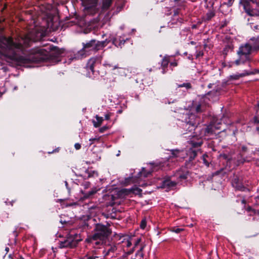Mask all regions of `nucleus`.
<instances>
[{
    "label": "nucleus",
    "instance_id": "obj_31",
    "mask_svg": "<svg viewBox=\"0 0 259 259\" xmlns=\"http://www.w3.org/2000/svg\"><path fill=\"white\" fill-rule=\"evenodd\" d=\"M220 156L221 157L223 158L224 159L227 160L228 161H231L232 159V158H230L226 154H220Z\"/></svg>",
    "mask_w": 259,
    "mask_h": 259
},
{
    "label": "nucleus",
    "instance_id": "obj_14",
    "mask_svg": "<svg viewBox=\"0 0 259 259\" xmlns=\"http://www.w3.org/2000/svg\"><path fill=\"white\" fill-rule=\"evenodd\" d=\"M189 137H192V140L188 141L189 144L190 145V146L192 148H197L200 147L201 144H202V140L201 139H199L197 138V137H196L195 135H190L189 136Z\"/></svg>",
    "mask_w": 259,
    "mask_h": 259
},
{
    "label": "nucleus",
    "instance_id": "obj_28",
    "mask_svg": "<svg viewBox=\"0 0 259 259\" xmlns=\"http://www.w3.org/2000/svg\"><path fill=\"white\" fill-rule=\"evenodd\" d=\"M144 246H142L140 248V249L138 251V252L136 253V254L137 256L139 255L141 257H143L144 254L142 253V251L144 249Z\"/></svg>",
    "mask_w": 259,
    "mask_h": 259
},
{
    "label": "nucleus",
    "instance_id": "obj_8",
    "mask_svg": "<svg viewBox=\"0 0 259 259\" xmlns=\"http://www.w3.org/2000/svg\"><path fill=\"white\" fill-rule=\"evenodd\" d=\"M101 60L99 58L93 57L91 58L88 62L85 69L89 72L87 75L89 77L91 76V74L94 73V67L97 64L100 63Z\"/></svg>",
    "mask_w": 259,
    "mask_h": 259
},
{
    "label": "nucleus",
    "instance_id": "obj_12",
    "mask_svg": "<svg viewBox=\"0 0 259 259\" xmlns=\"http://www.w3.org/2000/svg\"><path fill=\"white\" fill-rule=\"evenodd\" d=\"M177 183L175 181L167 179L162 181L161 187L166 189V191H168L175 187Z\"/></svg>",
    "mask_w": 259,
    "mask_h": 259
},
{
    "label": "nucleus",
    "instance_id": "obj_37",
    "mask_svg": "<svg viewBox=\"0 0 259 259\" xmlns=\"http://www.w3.org/2000/svg\"><path fill=\"white\" fill-rule=\"evenodd\" d=\"M74 147H75V148L76 149V150H79L81 148V145L79 144V143H76L75 145H74Z\"/></svg>",
    "mask_w": 259,
    "mask_h": 259
},
{
    "label": "nucleus",
    "instance_id": "obj_32",
    "mask_svg": "<svg viewBox=\"0 0 259 259\" xmlns=\"http://www.w3.org/2000/svg\"><path fill=\"white\" fill-rule=\"evenodd\" d=\"M146 226V221L145 220H143L140 224V227L142 229H144Z\"/></svg>",
    "mask_w": 259,
    "mask_h": 259
},
{
    "label": "nucleus",
    "instance_id": "obj_15",
    "mask_svg": "<svg viewBox=\"0 0 259 259\" xmlns=\"http://www.w3.org/2000/svg\"><path fill=\"white\" fill-rule=\"evenodd\" d=\"M117 250V246L115 244H110L106 246L103 251L105 256L109 255L110 253H113Z\"/></svg>",
    "mask_w": 259,
    "mask_h": 259
},
{
    "label": "nucleus",
    "instance_id": "obj_9",
    "mask_svg": "<svg viewBox=\"0 0 259 259\" xmlns=\"http://www.w3.org/2000/svg\"><path fill=\"white\" fill-rule=\"evenodd\" d=\"M175 177L177 178V183L182 184L183 181L185 182L190 177V173L186 168H182L176 172Z\"/></svg>",
    "mask_w": 259,
    "mask_h": 259
},
{
    "label": "nucleus",
    "instance_id": "obj_43",
    "mask_svg": "<svg viewBox=\"0 0 259 259\" xmlns=\"http://www.w3.org/2000/svg\"><path fill=\"white\" fill-rule=\"evenodd\" d=\"M141 191H142V190L140 189H139L138 188H136L134 191V192L136 193H141Z\"/></svg>",
    "mask_w": 259,
    "mask_h": 259
},
{
    "label": "nucleus",
    "instance_id": "obj_29",
    "mask_svg": "<svg viewBox=\"0 0 259 259\" xmlns=\"http://www.w3.org/2000/svg\"><path fill=\"white\" fill-rule=\"evenodd\" d=\"M183 231H184L183 228H172L171 229V231L175 232L176 233H179Z\"/></svg>",
    "mask_w": 259,
    "mask_h": 259
},
{
    "label": "nucleus",
    "instance_id": "obj_16",
    "mask_svg": "<svg viewBox=\"0 0 259 259\" xmlns=\"http://www.w3.org/2000/svg\"><path fill=\"white\" fill-rule=\"evenodd\" d=\"M208 88H213L212 91L208 93V95H212L214 97H217L219 95L220 88L214 83H209L208 85Z\"/></svg>",
    "mask_w": 259,
    "mask_h": 259
},
{
    "label": "nucleus",
    "instance_id": "obj_46",
    "mask_svg": "<svg viewBox=\"0 0 259 259\" xmlns=\"http://www.w3.org/2000/svg\"><path fill=\"white\" fill-rule=\"evenodd\" d=\"M170 65L171 66H177V63L176 61L173 62H171L170 63Z\"/></svg>",
    "mask_w": 259,
    "mask_h": 259
},
{
    "label": "nucleus",
    "instance_id": "obj_39",
    "mask_svg": "<svg viewBox=\"0 0 259 259\" xmlns=\"http://www.w3.org/2000/svg\"><path fill=\"white\" fill-rule=\"evenodd\" d=\"M111 115V114L110 113L106 114L105 116V119L109 120L110 119Z\"/></svg>",
    "mask_w": 259,
    "mask_h": 259
},
{
    "label": "nucleus",
    "instance_id": "obj_22",
    "mask_svg": "<svg viewBox=\"0 0 259 259\" xmlns=\"http://www.w3.org/2000/svg\"><path fill=\"white\" fill-rule=\"evenodd\" d=\"M214 13L213 11H209L208 12L206 15L204 17L203 19L205 21H209L214 16Z\"/></svg>",
    "mask_w": 259,
    "mask_h": 259
},
{
    "label": "nucleus",
    "instance_id": "obj_23",
    "mask_svg": "<svg viewBox=\"0 0 259 259\" xmlns=\"http://www.w3.org/2000/svg\"><path fill=\"white\" fill-rule=\"evenodd\" d=\"M152 171L149 170L148 171H146L145 168H142V170L139 172V176H143L144 177H147L151 173Z\"/></svg>",
    "mask_w": 259,
    "mask_h": 259
},
{
    "label": "nucleus",
    "instance_id": "obj_42",
    "mask_svg": "<svg viewBox=\"0 0 259 259\" xmlns=\"http://www.w3.org/2000/svg\"><path fill=\"white\" fill-rule=\"evenodd\" d=\"M55 51L56 52V53L57 54V56H59V55L61 54V51L58 49L55 48Z\"/></svg>",
    "mask_w": 259,
    "mask_h": 259
},
{
    "label": "nucleus",
    "instance_id": "obj_53",
    "mask_svg": "<svg viewBox=\"0 0 259 259\" xmlns=\"http://www.w3.org/2000/svg\"><path fill=\"white\" fill-rule=\"evenodd\" d=\"M174 1H175V2H179V1H180V0H174Z\"/></svg>",
    "mask_w": 259,
    "mask_h": 259
},
{
    "label": "nucleus",
    "instance_id": "obj_20",
    "mask_svg": "<svg viewBox=\"0 0 259 259\" xmlns=\"http://www.w3.org/2000/svg\"><path fill=\"white\" fill-rule=\"evenodd\" d=\"M96 118L97 121H94L93 123L95 127H99L102 124L103 121V118L102 117H100L98 115H96Z\"/></svg>",
    "mask_w": 259,
    "mask_h": 259
},
{
    "label": "nucleus",
    "instance_id": "obj_7",
    "mask_svg": "<svg viewBox=\"0 0 259 259\" xmlns=\"http://www.w3.org/2000/svg\"><path fill=\"white\" fill-rule=\"evenodd\" d=\"M99 0H83L84 13L88 15H94L99 12L98 2Z\"/></svg>",
    "mask_w": 259,
    "mask_h": 259
},
{
    "label": "nucleus",
    "instance_id": "obj_10",
    "mask_svg": "<svg viewBox=\"0 0 259 259\" xmlns=\"http://www.w3.org/2000/svg\"><path fill=\"white\" fill-rule=\"evenodd\" d=\"M256 73H259V70H255L254 71H247L244 70L243 73H236L233 75H231L229 76V79L230 80H237L240 77H243L245 76L249 75L251 74H253Z\"/></svg>",
    "mask_w": 259,
    "mask_h": 259
},
{
    "label": "nucleus",
    "instance_id": "obj_47",
    "mask_svg": "<svg viewBox=\"0 0 259 259\" xmlns=\"http://www.w3.org/2000/svg\"><path fill=\"white\" fill-rule=\"evenodd\" d=\"M256 112L259 113V102L257 103V105L256 107Z\"/></svg>",
    "mask_w": 259,
    "mask_h": 259
},
{
    "label": "nucleus",
    "instance_id": "obj_55",
    "mask_svg": "<svg viewBox=\"0 0 259 259\" xmlns=\"http://www.w3.org/2000/svg\"><path fill=\"white\" fill-rule=\"evenodd\" d=\"M41 59H45V57H41Z\"/></svg>",
    "mask_w": 259,
    "mask_h": 259
},
{
    "label": "nucleus",
    "instance_id": "obj_26",
    "mask_svg": "<svg viewBox=\"0 0 259 259\" xmlns=\"http://www.w3.org/2000/svg\"><path fill=\"white\" fill-rule=\"evenodd\" d=\"M98 258L99 257L98 256L87 254L83 258L80 259H98Z\"/></svg>",
    "mask_w": 259,
    "mask_h": 259
},
{
    "label": "nucleus",
    "instance_id": "obj_24",
    "mask_svg": "<svg viewBox=\"0 0 259 259\" xmlns=\"http://www.w3.org/2000/svg\"><path fill=\"white\" fill-rule=\"evenodd\" d=\"M32 53H36L44 55L45 56H47L48 54V52L45 51L44 49H37L35 52H32Z\"/></svg>",
    "mask_w": 259,
    "mask_h": 259
},
{
    "label": "nucleus",
    "instance_id": "obj_54",
    "mask_svg": "<svg viewBox=\"0 0 259 259\" xmlns=\"http://www.w3.org/2000/svg\"><path fill=\"white\" fill-rule=\"evenodd\" d=\"M204 163L206 164H207L208 165L207 163H206V161L204 160Z\"/></svg>",
    "mask_w": 259,
    "mask_h": 259
},
{
    "label": "nucleus",
    "instance_id": "obj_45",
    "mask_svg": "<svg viewBox=\"0 0 259 259\" xmlns=\"http://www.w3.org/2000/svg\"><path fill=\"white\" fill-rule=\"evenodd\" d=\"M203 55V53L201 52H199L196 55V58H198L200 56H202Z\"/></svg>",
    "mask_w": 259,
    "mask_h": 259
},
{
    "label": "nucleus",
    "instance_id": "obj_41",
    "mask_svg": "<svg viewBox=\"0 0 259 259\" xmlns=\"http://www.w3.org/2000/svg\"><path fill=\"white\" fill-rule=\"evenodd\" d=\"M126 245L127 247H130L132 245V242L128 239H127L126 242Z\"/></svg>",
    "mask_w": 259,
    "mask_h": 259
},
{
    "label": "nucleus",
    "instance_id": "obj_35",
    "mask_svg": "<svg viewBox=\"0 0 259 259\" xmlns=\"http://www.w3.org/2000/svg\"><path fill=\"white\" fill-rule=\"evenodd\" d=\"M195 110H196V112H197V113L201 112L202 111V110L201 109V105L200 104L197 105V106L196 107V108H195Z\"/></svg>",
    "mask_w": 259,
    "mask_h": 259
},
{
    "label": "nucleus",
    "instance_id": "obj_44",
    "mask_svg": "<svg viewBox=\"0 0 259 259\" xmlns=\"http://www.w3.org/2000/svg\"><path fill=\"white\" fill-rule=\"evenodd\" d=\"M241 150L242 152H245L247 150V147L245 146H242L241 147Z\"/></svg>",
    "mask_w": 259,
    "mask_h": 259
},
{
    "label": "nucleus",
    "instance_id": "obj_33",
    "mask_svg": "<svg viewBox=\"0 0 259 259\" xmlns=\"http://www.w3.org/2000/svg\"><path fill=\"white\" fill-rule=\"evenodd\" d=\"M96 192V191H90L87 194H86V195L85 196V197H86V198L89 197L91 196H92L93 194H94Z\"/></svg>",
    "mask_w": 259,
    "mask_h": 259
},
{
    "label": "nucleus",
    "instance_id": "obj_2",
    "mask_svg": "<svg viewBox=\"0 0 259 259\" xmlns=\"http://www.w3.org/2000/svg\"><path fill=\"white\" fill-rule=\"evenodd\" d=\"M106 45V41H96L95 39H92L91 41L83 44V48L75 55V58L76 59H81L89 55V53L92 51H98Z\"/></svg>",
    "mask_w": 259,
    "mask_h": 259
},
{
    "label": "nucleus",
    "instance_id": "obj_48",
    "mask_svg": "<svg viewBox=\"0 0 259 259\" xmlns=\"http://www.w3.org/2000/svg\"><path fill=\"white\" fill-rule=\"evenodd\" d=\"M60 223H61V224H63L66 223V222H65V221L63 222L62 220H61V221H60Z\"/></svg>",
    "mask_w": 259,
    "mask_h": 259
},
{
    "label": "nucleus",
    "instance_id": "obj_30",
    "mask_svg": "<svg viewBox=\"0 0 259 259\" xmlns=\"http://www.w3.org/2000/svg\"><path fill=\"white\" fill-rule=\"evenodd\" d=\"M171 151L172 157H177L178 154L180 153V151L178 150H172Z\"/></svg>",
    "mask_w": 259,
    "mask_h": 259
},
{
    "label": "nucleus",
    "instance_id": "obj_17",
    "mask_svg": "<svg viewBox=\"0 0 259 259\" xmlns=\"http://www.w3.org/2000/svg\"><path fill=\"white\" fill-rule=\"evenodd\" d=\"M249 42L253 49L256 50L259 49V36L256 38H251Z\"/></svg>",
    "mask_w": 259,
    "mask_h": 259
},
{
    "label": "nucleus",
    "instance_id": "obj_51",
    "mask_svg": "<svg viewBox=\"0 0 259 259\" xmlns=\"http://www.w3.org/2000/svg\"><path fill=\"white\" fill-rule=\"evenodd\" d=\"M256 130L259 131V126L256 127Z\"/></svg>",
    "mask_w": 259,
    "mask_h": 259
},
{
    "label": "nucleus",
    "instance_id": "obj_57",
    "mask_svg": "<svg viewBox=\"0 0 259 259\" xmlns=\"http://www.w3.org/2000/svg\"><path fill=\"white\" fill-rule=\"evenodd\" d=\"M119 155V153H117V156Z\"/></svg>",
    "mask_w": 259,
    "mask_h": 259
},
{
    "label": "nucleus",
    "instance_id": "obj_27",
    "mask_svg": "<svg viewBox=\"0 0 259 259\" xmlns=\"http://www.w3.org/2000/svg\"><path fill=\"white\" fill-rule=\"evenodd\" d=\"M245 161V160L244 158H243L242 157V156L240 155L238 156V157H237V164L239 165L240 163H243Z\"/></svg>",
    "mask_w": 259,
    "mask_h": 259
},
{
    "label": "nucleus",
    "instance_id": "obj_58",
    "mask_svg": "<svg viewBox=\"0 0 259 259\" xmlns=\"http://www.w3.org/2000/svg\"><path fill=\"white\" fill-rule=\"evenodd\" d=\"M119 155V153H117V156Z\"/></svg>",
    "mask_w": 259,
    "mask_h": 259
},
{
    "label": "nucleus",
    "instance_id": "obj_56",
    "mask_svg": "<svg viewBox=\"0 0 259 259\" xmlns=\"http://www.w3.org/2000/svg\"><path fill=\"white\" fill-rule=\"evenodd\" d=\"M257 26H255V28H257Z\"/></svg>",
    "mask_w": 259,
    "mask_h": 259
},
{
    "label": "nucleus",
    "instance_id": "obj_50",
    "mask_svg": "<svg viewBox=\"0 0 259 259\" xmlns=\"http://www.w3.org/2000/svg\"><path fill=\"white\" fill-rule=\"evenodd\" d=\"M96 243V244H97H97H99V242H98V241H97V242H96V243Z\"/></svg>",
    "mask_w": 259,
    "mask_h": 259
},
{
    "label": "nucleus",
    "instance_id": "obj_59",
    "mask_svg": "<svg viewBox=\"0 0 259 259\" xmlns=\"http://www.w3.org/2000/svg\"><path fill=\"white\" fill-rule=\"evenodd\" d=\"M133 259H136V258H133Z\"/></svg>",
    "mask_w": 259,
    "mask_h": 259
},
{
    "label": "nucleus",
    "instance_id": "obj_6",
    "mask_svg": "<svg viewBox=\"0 0 259 259\" xmlns=\"http://www.w3.org/2000/svg\"><path fill=\"white\" fill-rule=\"evenodd\" d=\"M78 238L77 234L70 233L67 235L64 240L60 242L59 246L60 248L74 247L80 240Z\"/></svg>",
    "mask_w": 259,
    "mask_h": 259
},
{
    "label": "nucleus",
    "instance_id": "obj_11",
    "mask_svg": "<svg viewBox=\"0 0 259 259\" xmlns=\"http://www.w3.org/2000/svg\"><path fill=\"white\" fill-rule=\"evenodd\" d=\"M221 130V127L215 124H210L205 129V134L208 136H216V130Z\"/></svg>",
    "mask_w": 259,
    "mask_h": 259
},
{
    "label": "nucleus",
    "instance_id": "obj_34",
    "mask_svg": "<svg viewBox=\"0 0 259 259\" xmlns=\"http://www.w3.org/2000/svg\"><path fill=\"white\" fill-rule=\"evenodd\" d=\"M141 238H138V239L136 240V242H135V244H134V248L133 249V250L131 252V253H132V252H133V251H134V248H135L137 245H138V244L141 242Z\"/></svg>",
    "mask_w": 259,
    "mask_h": 259
},
{
    "label": "nucleus",
    "instance_id": "obj_1",
    "mask_svg": "<svg viewBox=\"0 0 259 259\" xmlns=\"http://www.w3.org/2000/svg\"><path fill=\"white\" fill-rule=\"evenodd\" d=\"M46 35L40 27H35L26 35L15 39L0 35V52L20 65L29 62L31 59L26 56L25 48L34 41L40 40Z\"/></svg>",
    "mask_w": 259,
    "mask_h": 259
},
{
    "label": "nucleus",
    "instance_id": "obj_49",
    "mask_svg": "<svg viewBox=\"0 0 259 259\" xmlns=\"http://www.w3.org/2000/svg\"><path fill=\"white\" fill-rule=\"evenodd\" d=\"M6 250L7 251V252H8L9 251V248L8 247H6Z\"/></svg>",
    "mask_w": 259,
    "mask_h": 259
},
{
    "label": "nucleus",
    "instance_id": "obj_5",
    "mask_svg": "<svg viewBox=\"0 0 259 259\" xmlns=\"http://www.w3.org/2000/svg\"><path fill=\"white\" fill-rule=\"evenodd\" d=\"M252 49L249 42L240 46L237 51L239 59L235 61V64L238 65L241 63H244L245 61L248 60L249 55Z\"/></svg>",
    "mask_w": 259,
    "mask_h": 259
},
{
    "label": "nucleus",
    "instance_id": "obj_25",
    "mask_svg": "<svg viewBox=\"0 0 259 259\" xmlns=\"http://www.w3.org/2000/svg\"><path fill=\"white\" fill-rule=\"evenodd\" d=\"M178 88L185 87L187 89H189L191 88V84L189 82H186V83H182V84H179L178 85Z\"/></svg>",
    "mask_w": 259,
    "mask_h": 259
},
{
    "label": "nucleus",
    "instance_id": "obj_18",
    "mask_svg": "<svg viewBox=\"0 0 259 259\" xmlns=\"http://www.w3.org/2000/svg\"><path fill=\"white\" fill-rule=\"evenodd\" d=\"M112 0H102V9L103 10H108L111 6Z\"/></svg>",
    "mask_w": 259,
    "mask_h": 259
},
{
    "label": "nucleus",
    "instance_id": "obj_40",
    "mask_svg": "<svg viewBox=\"0 0 259 259\" xmlns=\"http://www.w3.org/2000/svg\"><path fill=\"white\" fill-rule=\"evenodd\" d=\"M107 129V126H103L100 129V132L101 133H103L104 132V131H105Z\"/></svg>",
    "mask_w": 259,
    "mask_h": 259
},
{
    "label": "nucleus",
    "instance_id": "obj_21",
    "mask_svg": "<svg viewBox=\"0 0 259 259\" xmlns=\"http://www.w3.org/2000/svg\"><path fill=\"white\" fill-rule=\"evenodd\" d=\"M118 69V73L121 76H124L126 75V71L125 68H120L118 67L117 66H114L113 69Z\"/></svg>",
    "mask_w": 259,
    "mask_h": 259
},
{
    "label": "nucleus",
    "instance_id": "obj_3",
    "mask_svg": "<svg viewBox=\"0 0 259 259\" xmlns=\"http://www.w3.org/2000/svg\"><path fill=\"white\" fill-rule=\"evenodd\" d=\"M95 230L96 232L89 236L86 241L91 243L93 241L102 240L108 237L111 233V231L108 227L101 224L96 225Z\"/></svg>",
    "mask_w": 259,
    "mask_h": 259
},
{
    "label": "nucleus",
    "instance_id": "obj_36",
    "mask_svg": "<svg viewBox=\"0 0 259 259\" xmlns=\"http://www.w3.org/2000/svg\"><path fill=\"white\" fill-rule=\"evenodd\" d=\"M191 150L192 152V155H191L190 158H191V159H193L196 157V156L197 155V153H196V151H195V150H193L192 149H191Z\"/></svg>",
    "mask_w": 259,
    "mask_h": 259
},
{
    "label": "nucleus",
    "instance_id": "obj_4",
    "mask_svg": "<svg viewBox=\"0 0 259 259\" xmlns=\"http://www.w3.org/2000/svg\"><path fill=\"white\" fill-rule=\"evenodd\" d=\"M182 122V127L186 132L184 133V134H186L187 132H192L195 130L197 124V117L193 113L186 114L185 119Z\"/></svg>",
    "mask_w": 259,
    "mask_h": 259
},
{
    "label": "nucleus",
    "instance_id": "obj_38",
    "mask_svg": "<svg viewBox=\"0 0 259 259\" xmlns=\"http://www.w3.org/2000/svg\"><path fill=\"white\" fill-rule=\"evenodd\" d=\"M99 140L98 138H93V139H90V141L91 142V143H90V145H91L92 144H93V142L94 141H98Z\"/></svg>",
    "mask_w": 259,
    "mask_h": 259
},
{
    "label": "nucleus",
    "instance_id": "obj_52",
    "mask_svg": "<svg viewBox=\"0 0 259 259\" xmlns=\"http://www.w3.org/2000/svg\"><path fill=\"white\" fill-rule=\"evenodd\" d=\"M189 226H190V227H192V226H193V224H190V225H189Z\"/></svg>",
    "mask_w": 259,
    "mask_h": 259
},
{
    "label": "nucleus",
    "instance_id": "obj_19",
    "mask_svg": "<svg viewBox=\"0 0 259 259\" xmlns=\"http://www.w3.org/2000/svg\"><path fill=\"white\" fill-rule=\"evenodd\" d=\"M169 63V59L167 57H164L161 62V67H162V73L164 74L166 72L165 68L167 67Z\"/></svg>",
    "mask_w": 259,
    "mask_h": 259
},
{
    "label": "nucleus",
    "instance_id": "obj_13",
    "mask_svg": "<svg viewBox=\"0 0 259 259\" xmlns=\"http://www.w3.org/2000/svg\"><path fill=\"white\" fill-rule=\"evenodd\" d=\"M232 185L234 188L240 191H244L247 189V188L242 185V182L237 177H234L233 179Z\"/></svg>",
    "mask_w": 259,
    "mask_h": 259
}]
</instances>
